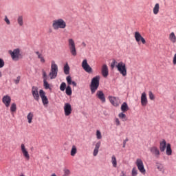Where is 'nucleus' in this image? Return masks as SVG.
Instances as JSON below:
<instances>
[{
    "label": "nucleus",
    "mask_w": 176,
    "mask_h": 176,
    "mask_svg": "<svg viewBox=\"0 0 176 176\" xmlns=\"http://www.w3.org/2000/svg\"><path fill=\"white\" fill-rule=\"evenodd\" d=\"M117 64V65H116ZM115 67L117 68L118 71L120 72L122 76H127V67H126V63L120 61L118 63L116 60L113 59L112 62L111 63V69H113Z\"/></svg>",
    "instance_id": "f257e3e1"
},
{
    "label": "nucleus",
    "mask_w": 176,
    "mask_h": 176,
    "mask_svg": "<svg viewBox=\"0 0 176 176\" xmlns=\"http://www.w3.org/2000/svg\"><path fill=\"white\" fill-rule=\"evenodd\" d=\"M67 27V23L63 19H55L52 21V28L55 30H64Z\"/></svg>",
    "instance_id": "f03ea898"
},
{
    "label": "nucleus",
    "mask_w": 176,
    "mask_h": 176,
    "mask_svg": "<svg viewBox=\"0 0 176 176\" xmlns=\"http://www.w3.org/2000/svg\"><path fill=\"white\" fill-rule=\"evenodd\" d=\"M100 87V76H96L91 79L90 85V90L91 94H94Z\"/></svg>",
    "instance_id": "7ed1b4c3"
},
{
    "label": "nucleus",
    "mask_w": 176,
    "mask_h": 176,
    "mask_svg": "<svg viewBox=\"0 0 176 176\" xmlns=\"http://www.w3.org/2000/svg\"><path fill=\"white\" fill-rule=\"evenodd\" d=\"M58 74V66L56 64L54 60L51 62V71L49 74L50 79H56L57 78V74Z\"/></svg>",
    "instance_id": "20e7f679"
},
{
    "label": "nucleus",
    "mask_w": 176,
    "mask_h": 176,
    "mask_svg": "<svg viewBox=\"0 0 176 176\" xmlns=\"http://www.w3.org/2000/svg\"><path fill=\"white\" fill-rule=\"evenodd\" d=\"M68 46L69 49V52L72 54V56H76L77 52H76V47L75 45V41L72 38H69L68 39Z\"/></svg>",
    "instance_id": "39448f33"
},
{
    "label": "nucleus",
    "mask_w": 176,
    "mask_h": 176,
    "mask_svg": "<svg viewBox=\"0 0 176 176\" xmlns=\"http://www.w3.org/2000/svg\"><path fill=\"white\" fill-rule=\"evenodd\" d=\"M9 54H10L13 61H19L20 58V49L16 48L13 51L10 50Z\"/></svg>",
    "instance_id": "423d86ee"
},
{
    "label": "nucleus",
    "mask_w": 176,
    "mask_h": 176,
    "mask_svg": "<svg viewBox=\"0 0 176 176\" xmlns=\"http://www.w3.org/2000/svg\"><path fill=\"white\" fill-rule=\"evenodd\" d=\"M81 67L87 74H93V68L87 63V59H84L81 63Z\"/></svg>",
    "instance_id": "0eeeda50"
},
{
    "label": "nucleus",
    "mask_w": 176,
    "mask_h": 176,
    "mask_svg": "<svg viewBox=\"0 0 176 176\" xmlns=\"http://www.w3.org/2000/svg\"><path fill=\"white\" fill-rule=\"evenodd\" d=\"M39 94H40V97L41 98L43 104L44 105V107H46V105L49 104V99H47V96H46V92H45L43 89H40Z\"/></svg>",
    "instance_id": "6e6552de"
},
{
    "label": "nucleus",
    "mask_w": 176,
    "mask_h": 176,
    "mask_svg": "<svg viewBox=\"0 0 176 176\" xmlns=\"http://www.w3.org/2000/svg\"><path fill=\"white\" fill-rule=\"evenodd\" d=\"M136 166L140 171L142 174H145L146 173V170H145V167L144 166V162H142V160L141 159H137L136 160Z\"/></svg>",
    "instance_id": "1a4fd4ad"
},
{
    "label": "nucleus",
    "mask_w": 176,
    "mask_h": 176,
    "mask_svg": "<svg viewBox=\"0 0 176 176\" xmlns=\"http://www.w3.org/2000/svg\"><path fill=\"white\" fill-rule=\"evenodd\" d=\"M32 94L33 96L34 100H35V101L39 102V100H41V95L38 91V87L34 86L32 87Z\"/></svg>",
    "instance_id": "9d476101"
},
{
    "label": "nucleus",
    "mask_w": 176,
    "mask_h": 176,
    "mask_svg": "<svg viewBox=\"0 0 176 176\" xmlns=\"http://www.w3.org/2000/svg\"><path fill=\"white\" fill-rule=\"evenodd\" d=\"M42 72L44 89H45L46 90H52V88H50V84L47 82V74H46V72H45V70H43Z\"/></svg>",
    "instance_id": "9b49d317"
},
{
    "label": "nucleus",
    "mask_w": 176,
    "mask_h": 176,
    "mask_svg": "<svg viewBox=\"0 0 176 176\" xmlns=\"http://www.w3.org/2000/svg\"><path fill=\"white\" fill-rule=\"evenodd\" d=\"M135 39L136 41V42H138V43L142 42V43L143 45H145V43H146V41L145 40V38H144V37H142V36L141 35V34L138 32H135Z\"/></svg>",
    "instance_id": "f8f14e48"
},
{
    "label": "nucleus",
    "mask_w": 176,
    "mask_h": 176,
    "mask_svg": "<svg viewBox=\"0 0 176 176\" xmlns=\"http://www.w3.org/2000/svg\"><path fill=\"white\" fill-rule=\"evenodd\" d=\"M63 109L65 116H69L72 113V107L69 103H65Z\"/></svg>",
    "instance_id": "ddd939ff"
},
{
    "label": "nucleus",
    "mask_w": 176,
    "mask_h": 176,
    "mask_svg": "<svg viewBox=\"0 0 176 176\" xmlns=\"http://www.w3.org/2000/svg\"><path fill=\"white\" fill-rule=\"evenodd\" d=\"M150 152L157 159H159L160 157V151L159 150V148L156 146L151 147L150 148Z\"/></svg>",
    "instance_id": "4468645a"
},
{
    "label": "nucleus",
    "mask_w": 176,
    "mask_h": 176,
    "mask_svg": "<svg viewBox=\"0 0 176 176\" xmlns=\"http://www.w3.org/2000/svg\"><path fill=\"white\" fill-rule=\"evenodd\" d=\"M2 102L6 108H9L10 107V102H12V98L9 95L4 96L2 98Z\"/></svg>",
    "instance_id": "2eb2a0df"
},
{
    "label": "nucleus",
    "mask_w": 176,
    "mask_h": 176,
    "mask_svg": "<svg viewBox=\"0 0 176 176\" xmlns=\"http://www.w3.org/2000/svg\"><path fill=\"white\" fill-rule=\"evenodd\" d=\"M101 73L103 78H108V76L109 75V70L108 69V65L104 64L102 66Z\"/></svg>",
    "instance_id": "dca6fc26"
},
{
    "label": "nucleus",
    "mask_w": 176,
    "mask_h": 176,
    "mask_svg": "<svg viewBox=\"0 0 176 176\" xmlns=\"http://www.w3.org/2000/svg\"><path fill=\"white\" fill-rule=\"evenodd\" d=\"M140 102L142 107H146L148 105V98H146V94L145 92L142 94Z\"/></svg>",
    "instance_id": "f3484780"
},
{
    "label": "nucleus",
    "mask_w": 176,
    "mask_h": 176,
    "mask_svg": "<svg viewBox=\"0 0 176 176\" xmlns=\"http://www.w3.org/2000/svg\"><path fill=\"white\" fill-rule=\"evenodd\" d=\"M21 152H22L24 157L26 159V160H30V154L28 153L27 148H25V146L24 145V144H21Z\"/></svg>",
    "instance_id": "a211bd4d"
},
{
    "label": "nucleus",
    "mask_w": 176,
    "mask_h": 176,
    "mask_svg": "<svg viewBox=\"0 0 176 176\" xmlns=\"http://www.w3.org/2000/svg\"><path fill=\"white\" fill-rule=\"evenodd\" d=\"M109 100L113 107H119V98L109 96Z\"/></svg>",
    "instance_id": "6ab92c4d"
},
{
    "label": "nucleus",
    "mask_w": 176,
    "mask_h": 176,
    "mask_svg": "<svg viewBox=\"0 0 176 176\" xmlns=\"http://www.w3.org/2000/svg\"><path fill=\"white\" fill-rule=\"evenodd\" d=\"M96 97L102 101V102H105V95L104 94V92L102 91H98L96 92Z\"/></svg>",
    "instance_id": "aec40b11"
},
{
    "label": "nucleus",
    "mask_w": 176,
    "mask_h": 176,
    "mask_svg": "<svg viewBox=\"0 0 176 176\" xmlns=\"http://www.w3.org/2000/svg\"><path fill=\"white\" fill-rule=\"evenodd\" d=\"M166 148H167V142H166V140H162V141L160 142V152H164Z\"/></svg>",
    "instance_id": "412c9836"
},
{
    "label": "nucleus",
    "mask_w": 176,
    "mask_h": 176,
    "mask_svg": "<svg viewBox=\"0 0 176 176\" xmlns=\"http://www.w3.org/2000/svg\"><path fill=\"white\" fill-rule=\"evenodd\" d=\"M100 146H101V142H98L95 145V148L93 153L94 156H97V155H98V151L100 149Z\"/></svg>",
    "instance_id": "4be33fe9"
},
{
    "label": "nucleus",
    "mask_w": 176,
    "mask_h": 176,
    "mask_svg": "<svg viewBox=\"0 0 176 176\" xmlns=\"http://www.w3.org/2000/svg\"><path fill=\"white\" fill-rule=\"evenodd\" d=\"M38 58L40 60L41 63L42 64H44V63H46V60H45V58L43 57V55L39 52V51L35 52Z\"/></svg>",
    "instance_id": "5701e85b"
},
{
    "label": "nucleus",
    "mask_w": 176,
    "mask_h": 176,
    "mask_svg": "<svg viewBox=\"0 0 176 176\" xmlns=\"http://www.w3.org/2000/svg\"><path fill=\"white\" fill-rule=\"evenodd\" d=\"M166 154L167 156H171L173 155V149H171V144L170 143L167 144Z\"/></svg>",
    "instance_id": "b1692460"
},
{
    "label": "nucleus",
    "mask_w": 176,
    "mask_h": 176,
    "mask_svg": "<svg viewBox=\"0 0 176 176\" xmlns=\"http://www.w3.org/2000/svg\"><path fill=\"white\" fill-rule=\"evenodd\" d=\"M128 110H129V105L126 102H123L121 105L122 112H127Z\"/></svg>",
    "instance_id": "393cba45"
},
{
    "label": "nucleus",
    "mask_w": 176,
    "mask_h": 176,
    "mask_svg": "<svg viewBox=\"0 0 176 176\" xmlns=\"http://www.w3.org/2000/svg\"><path fill=\"white\" fill-rule=\"evenodd\" d=\"M111 164L115 168L118 167V161L116 160V157L115 155H112L111 157Z\"/></svg>",
    "instance_id": "a878e982"
},
{
    "label": "nucleus",
    "mask_w": 176,
    "mask_h": 176,
    "mask_svg": "<svg viewBox=\"0 0 176 176\" xmlns=\"http://www.w3.org/2000/svg\"><path fill=\"white\" fill-rule=\"evenodd\" d=\"M17 23L19 25H20V27H23V25H24V21H23V16L20 15L18 16Z\"/></svg>",
    "instance_id": "bb28decb"
},
{
    "label": "nucleus",
    "mask_w": 176,
    "mask_h": 176,
    "mask_svg": "<svg viewBox=\"0 0 176 176\" xmlns=\"http://www.w3.org/2000/svg\"><path fill=\"white\" fill-rule=\"evenodd\" d=\"M69 69H70L69 65H68V63H66L63 67L65 75H69Z\"/></svg>",
    "instance_id": "cd10ccee"
},
{
    "label": "nucleus",
    "mask_w": 176,
    "mask_h": 176,
    "mask_svg": "<svg viewBox=\"0 0 176 176\" xmlns=\"http://www.w3.org/2000/svg\"><path fill=\"white\" fill-rule=\"evenodd\" d=\"M169 40L173 43H175V42H176V36H175V34L173 32L170 34V35H169Z\"/></svg>",
    "instance_id": "c85d7f7f"
},
{
    "label": "nucleus",
    "mask_w": 176,
    "mask_h": 176,
    "mask_svg": "<svg viewBox=\"0 0 176 176\" xmlns=\"http://www.w3.org/2000/svg\"><path fill=\"white\" fill-rule=\"evenodd\" d=\"M159 9H160V6L157 3L153 9L154 14H157L159 13Z\"/></svg>",
    "instance_id": "c756f323"
},
{
    "label": "nucleus",
    "mask_w": 176,
    "mask_h": 176,
    "mask_svg": "<svg viewBox=\"0 0 176 176\" xmlns=\"http://www.w3.org/2000/svg\"><path fill=\"white\" fill-rule=\"evenodd\" d=\"M34 118V113L32 112H30L28 116H27V119H28V123H32V119Z\"/></svg>",
    "instance_id": "7c9ffc66"
},
{
    "label": "nucleus",
    "mask_w": 176,
    "mask_h": 176,
    "mask_svg": "<svg viewBox=\"0 0 176 176\" xmlns=\"http://www.w3.org/2000/svg\"><path fill=\"white\" fill-rule=\"evenodd\" d=\"M157 168L158 171H161L162 174H164L165 170H164V166L162 164H157Z\"/></svg>",
    "instance_id": "2f4dec72"
},
{
    "label": "nucleus",
    "mask_w": 176,
    "mask_h": 176,
    "mask_svg": "<svg viewBox=\"0 0 176 176\" xmlns=\"http://www.w3.org/2000/svg\"><path fill=\"white\" fill-rule=\"evenodd\" d=\"M77 152H78V149L76 148V146L73 145L72 147L71 153H70L71 156H75Z\"/></svg>",
    "instance_id": "473e14b6"
},
{
    "label": "nucleus",
    "mask_w": 176,
    "mask_h": 176,
    "mask_svg": "<svg viewBox=\"0 0 176 176\" xmlns=\"http://www.w3.org/2000/svg\"><path fill=\"white\" fill-rule=\"evenodd\" d=\"M118 118H120V119H122L123 122H126L127 120V116H126V114L123 113V112L118 114Z\"/></svg>",
    "instance_id": "72a5a7b5"
},
{
    "label": "nucleus",
    "mask_w": 176,
    "mask_h": 176,
    "mask_svg": "<svg viewBox=\"0 0 176 176\" xmlns=\"http://www.w3.org/2000/svg\"><path fill=\"white\" fill-rule=\"evenodd\" d=\"M65 93L67 96H72V88H71V86L68 85L66 87Z\"/></svg>",
    "instance_id": "f704fd0d"
},
{
    "label": "nucleus",
    "mask_w": 176,
    "mask_h": 176,
    "mask_svg": "<svg viewBox=\"0 0 176 176\" xmlns=\"http://www.w3.org/2000/svg\"><path fill=\"white\" fill-rule=\"evenodd\" d=\"M65 89H67V84L65 82H63L60 85V90L61 91H65Z\"/></svg>",
    "instance_id": "c9c22d12"
},
{
    "label": "nucleus",
    "mask_w": 176,
    "mask_h": 176,
    "mask_svg": "<svg viewBox=\"0 0 176 176\" xmlns=\"http://www.w3.org/2000/svg\"><path fill=\"white\" fill-rule=\"evenodd\" d=\"M16 109H17L16 103H12L10 107V112H16Z\"/></svg>",
    "instance_id": "e433bc0d"
},
{
    "label": "nucleus",
    "mask_w": 176,
    "mask_h": 176,
    "mask_svg": "<svg viewBox=\"0 0 176 176\" xmlns=\"http://www.w3.org/2000/svg\"><path fill=\"white\" fill-rule=\"evenodd\" d=\"M66 80L69 86H71V85H72V77H71V76H68L66 78Z\"/></svg>",
    "instance_id": "4c0bfd02"
},
{
    "label": "nucleus",
    "mask_w": 176,
    "mask_h": 176,
    "mask_svg": "<svg viewBox=\"0 0 176 176\" xmlns=\"http://www.w3.org/2000/svg\"><path fill=\"white\" fill-rule=\"evenodd\" d=\"M63 172L64 174L63 175V176H69V174H71V171L69 170V169L64 168Z\"/></svg>",
    "instance_id": "58836bf2"
},
{
    "label": "nucleus",
    "mask_w": 176,
    "mask_h": 176,
    "mask_svg": "<svg viewBox=\"0 0 176 176\" xmlns=\"http://www.w3.org/2000/svg\"><path fill=\"white\" fill-rule=\"evenodd\" d=\"M96 138L97 140H101V138H102V135H101V131H100V130L96 131Z\"/></svg>",
    "instance_id": "ea45409f"
},
{
    "label": "nucleus",
    "mask_w": 176,
    "mask_h": 176,
    "mask_svg": "<svg viewBox=\"0 0 176 176\" xmlns=\"http://www.w3.org/2000/svg\"><path fill=\"white\" fill-rule=\"evenodd\" d=\"M138 174V170H137V168H133L132 169V176H136Z\"/></svg>",
    "instance_id": "a19ab883"
},
{
    "label": "nucleus",
    "mask_w": 176,
    "mask_h": 176,
    "mask_svg": "<svg viewBox=\"0 0 176 176\" xmlns=\"http://www.w3.org/2000/svg\"><path fill=\"white\" fill-rule=\"evenodd\" d=\"M148 96H149L150 100H155V95H153V93H152V91H150L148 92Z\"/></svg>",
    "instance_id": "79ce46f5"
},
{
    "label": "nucleus",
    "mask_w": 176,
    "mask_h": 176,
    "mask_svg": "<svg viewBox=\"0 0 176 176\" xmlns=\"http://www.w3.org/2000/svg\"><path fill=\"white\" fill-rule=\"evenodd\" d=\"M20 79H21V77L18 76L16 79L14 80L15 85H19V83H20Z\"/></svg>",
    "instance_id": "37998d69"
},
{
    "label": "nucleus",
    "mask_w": 176,
    "mask_h": 176,
    "mask_svg": "<svg viewBox=\"0 0 176 176\" xmlns=\"http://www.w3.org/2000/svg\"><path fill=\"white\" fill-rule=\"evenodd\" d=\"M4 21L8 25H10V21L8 18V16H5Z\"/></svg>",
    "instance_id": "c03bdc74"
},
{
    "label": "nucleus",
    "mask_w": 176,
    "mask_h": 176,
    "mask_svg": "<svg viewBox=\"0 0 176 176\" xmlns=\"http://www.w3.org/2000/svg\"><path fill=\"white\" fill-rule=\"evenodd\" d=\"M3 67H5V61L0 58V68H3Z\"/></svg>",
    "instance_id": "a18cd8bd"
},
{
    "label": "nucleus",
    "mask_w": 176,
    "mask_h": 176,
    "mask_svg": "<svg viewBox=\"0 0 176 176\" xmlns=\"http://www.w3.org/2000/svg\"><path fill=\"white\" fill-rule=\"evenodd\" d=\"M115 122L116 126H120V121L119 120V118H116Z\"/></svg>",
    "instance_id": "49530a36"
},
{
    "label": "nucleus",
    "mask_w": 176,
    "mask_h": 176,
    "mask_svg": "<svg viewBox=\"0 0 176 176\" xmlns=\"http://www.w3.org/2000/svg\"><path fill=\"white\" fill-rule=\"evenodd\" d=\"M128 141H129V138H127L123 141L122 148H126V142H127Z\"/></svg>",
    "instance_id": "de8ad7c7"
},
{
    "label": "nucleus",
    "mask_w": 176,
    "mask_h": 176,
    "mask_svg": "<svg viewBox=\"0 0 176 176\" xmlns=\"http://www.w3.org/2000/svg\"><path fill=\"white\" fill-rule=\"evenodd\" d=\"M173 63L174 65H176V53L173 56Z\"/></svg>",
    "instance_id": "09e8293b"
},
{
    "label": "nucleus",
    "mask_w": 176,
    "mask_h": 176,
    "mask_svg": "<svg viewBox=\"0 0 176 176\" xmlns=\"http://www.w3.org/2000/svg\"><path fill=\"white\" fill-rule=\"evenodd\" d=\"M72 85H73V86H74V87H76V82L72 81Z\"/></svg>",
    "instance_id": "8fccbe9b"
},
{
    "label": "nucleus",
    "mask_w": 176,
    "mask_h": 176,
    "mask_svg": "<svg viewBox=\"0 0 176 176\" xmlns=\"http://www.w3.org/2000/svg\"><path fill=\"white\" fill-rule=\"evenodd\" d=\"M82 46H84V47H86V43L85 42H82Z\"/></svg>",
    "instance_id": "3c124183"
},
{
    "label": "nucleus",
    "mask_w": 176,
    "mask_h": 176,
    "mask_svg": "<svg viewBox=\"0 0 176 176\" xmlns=\"http://www.w3.org/2000/svg\"><path fill=\"white\" fill-rule=\"evenodd\" d=\"M0 78H2V72H0Z\"/></svg>",
    "instance_id": "603ef678"
},
{
    "label": "nucleus",
    "mask_w": 176,
    "mask_h": 176,
    "mask_svg": "<svg viewBox=\"0 0 176 176\" xmlns=\"http://www.w3.org/2000/svg\"><path fill=\"white\" fill-rule=\"evenodd\" d=\"M20 176H25V175H21Z\"/></svg>",
    "instance_id": "864d4df0"
}]
</instances>
